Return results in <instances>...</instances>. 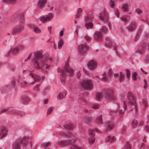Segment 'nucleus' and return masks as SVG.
Returning <instances> with one entry per match:
<instances>
[{"label":"nucleus","mask_w":149,"mask_h":149,"mask_svg":"<svg viewBox=\"0 0 149 149\" xmlns=\"http://www.w3.org/2000/svg\"><path fill=\"white\" fill-rule=\"evenodd\" d=\"M126 99L123 100V110L119 109V106L118 104L115 105L116 107V110L119 114L120 117H121L125 113V110L127 108L132 109L135 111V114L136 115L137 114L138 104L136 102V98L134 95L130 92H128L126 95Z\"/></svg>","instance_id":"1"},{"label":"nucleus","mask_w":149,"mask_h":149,"mask_svg":"<svg viewBox=\"0 0 149 149\" xmlns=\"http://www.w3.org/2000/svg\"><path fill=\"white\" fill-rule=\"evenodd\" d=\"M59 134L60 135L63 136H65L68 138L67 140L60 141L58 142V144L61 146L71 144L70 149H83L82 147H79L75 144H73L77 140V138L72 133H70L65 134L64 132L61 131Z\"/></svg>","instance_id":"2"},{"label":"nucleus","mask_w":149,"mask_h":149,"mask_svg":"<svg viewBox=\"0 0 149 149\" xmlns=\"http://www.w3.org/2000/svg\"><path fill=\"white\" fill-rule=\"evenodd\" d=\"M20 144L22 145L24 148H26L29 145L31 147L32 144L29 141L28 137L23 136L22 139L17 140L14 142L12 145L13 149H20Z\"/></svg>","instance_id":"3"},{"label":"nucleus","mask_w":149,"mask_h":149,"mask_svg":"<svg viewBox=\"0 0 149 149\" xmlns=\"http://www.w3.org/2000/svg\"><path fill=\"white\" fill-rule=\"evenodd\" d=\"M45 58L44 59L40 61L36 60H34L33 61V65L35 68L38 69H42L43 67L46 64V69H49L50 66L49 65L46 64L47 58L48 57V55H45Z\"/></svg>","instance_id":"4"},{"label":"nucleus","mask_w":149,"mask_h":149,"mask_svg":"<svg viewBox=\"0 0 149 149\" xmlns=\"http://www.w3.org/2000/svg\"><path fill=\"white\" fill-rule=\"evenodd\" d=\"M58 72H63V73H66V74L69 76H72L74 73V71L70 68L69 64L68 63H66L65 64L64 70H62L60 68H58Z\"/></svg>","instance_id":"5"},{"label":"nucleus","mask_w":149,"mask_h":149,"mask_svg":"<svg viewBox=\"0 0 149 149\" xmlns=\"http://www.w3.org/2000/svg\"><path fill=\"white\" fill-rule=\"evenodd\" d=\"M81 85L83 88L88 90H91L93 87L92 81L91 79L82 81Z\"/></svg>","instance_id":"6"},{"label":"nucleus","mask_w":149,"mask_h":149,"mask_svg":"<svg viewBox=\"0 0 149 149\" xmlns=\"http://www.w3.org/2000/svg\"><path fill=\"white\" fill-rule=\"evenodd\" d=\"M24 26L19 24L16 25L13 29L11 34L13 35L20 34L24 30Z\"/></svg>","instance_id":"7"},{"label":"nucleus","mask_w":149,"mask_h":149,"mask_svg":"<svg viewBox=\"0 0 149 149\" xmlns=\"http://www.w3.org/2000/svg\"><path fill=\"white\" fill-rule=\"evenodd\" d=\"M100 19L104 22H107L109 19V15L106 10L104 8L103 11L99 14Z\"/></svg>","instance_id":"8"},{"label":"nucleus","mask_w":149,"mask_h":149,"mask_svg":"<svg viewBox=\"0 0 149 149\" xmlns=\"http://www.w3.org/2000/svg\"><path fill=\"white\" fill-rule=\"evenodd\" d=\"M87 66L89 70H93L97 68V63L95 60L92 59L88 62Z\"/></svg>","instance_id":"9"},{"label":"nucleus","mask_w":149,"mask_h":149,"mask_svg":"<svg viewBox=\"0 0 149 149\" xmlns=\"http://www.w3.org/2000/svg\"><path fill=\"white\" fill-rule=\"evenodd\" d=\"M113 96L111 91L108 90L104 93V97L107 100H110L113 98Z\"/></svg>","instance_id":"10"},{"label":"nucleus","mask_w":149,"mask_h":149,"mask_svg":"<svg viewBox=\"0 0 149 149\" xmlns=\"http://www.w3.org/2000/svg\"><path fill=\"white\" fill-rule=\"evenodd\" d=\"M94 135L93 131L92 130L89 131L88 140L89 143L90 144H92L95 142V139L94 137Z\"/></svg>","instance_id":"11"},{"label":"nucleus","mask_w":149,"mask_h":149,"mask_svg":"<svg viewBox=\"0 0 149 149\" xmlns=\"http://www.w3.org/2000/svg\"><path fill=\"white\" fill-rule=\"evenodd\" d=\"M137 26V24L136 22L134 21H132L130 24L126 28L129 32H132L135 29Z\"/></svg>","instance_id":"12"},{"label":"nucleus","mask_w":149,"mask_h":149,"mask_svg":"<svg viewBox=\"0 0 149 149\" xmlns=\"http://www.w3.org/2000/svg\"><path fill=\"white\" fill-rule=\"evenodd\" d=\"M53 15L52 13H49L47 15H46V17L42 16L40 17L39 19L42 22H45L47 21L50 20V19L52 18Z\"/></svg>","instance_id":"13"},{"label":"nucleus","mask_w":149,"mask_h":149,"mask_svg":"<svg viewBox=\"0 0 149 149\" xmlns=\"http://www.w3.org/2000/svg\"><path fill=\"white\" fill-rule=\"evenodd\" d=\"M94 38L96 40L101 41L102 39V34L101 31H96L94 35Z\"/></svg>","instance_id":"14"},{"label":"nucleus","mask_w":149,"mask_h":149,"mask_svg":"<svg viewBox=\"0 0 149 149\" xmlns=\"http://www.w3.org/2000/svg\"><path fill=\"white\" fill-rule=\"evenodd\" d=\"M8 130L6 127H2L0 131V139H2L7 134Z\"/></svg>","instance_id":"15"},{"label":"nucleus","mask_w":149,"mask_h":149,"mask_svg":"<svg viewBox=\"0 0 149 149\" xmlns=\"http://www.w3.org/2000/svg\"><path fill=\"white\" fill-rule=\"evenodd\" d=\"M114 127V124L112 122H109L107 123L106 125L105 130L106 132L110 131L113 130Z\"/></svg>","instance_id":"16"},{"label":"nucleus","mask_w":149,"mask_h":149,"mask_svg":"<svg viewBox=\"0 0 149 149\" xmlns=\"http://www.w3.org/2000/svg\"><path fill=\"white\" fill-rule=\"evenodd\" d=\"M29 75L31 76L34 80V81L36 82H38L40 81L41 79L40 77L33 73V71H30V73L29 74Z\"/></svg>","instance_id":"17"},{"label":"nucleus","mask_w":149,"mask_h":149,"mask_svg":"<svg viewBox=\"0 0 149 149\" xmlns=\"http://www.w3.org/2000/svg\"><path fill=\"white\" fill-rule=\"evenodd\" d=\"M19 51V47H10L8 51V53L11 54H14L18 53Z\"/></svg>","instance_id":"18"},{"label":"nucleus","mask_w":149,"mask_h":149,"mask_svg":"<svg viewBox=\"0 0 149 149\" xmlns=\"http://www.w3.org/2000/svg\"><path fill=\"white\" fill-rule=\"evenodd\" d=\"M42 51L40 50V51H37L34 52V56L35 58L33 60V62L34 60H36L35 58L37 59H40L42 57Z\"/></svg>","instance_id":"19"},{"label":"nucleus","mask_w":149,"mask_h":149,"mask_svg":"<svg viewBox=\"0 0 149 149\" xmlns=\"http://www.w3.org/2000/svg\"><path fill=\"white\" fill-rule=\"evenodd\" d=\"M105 44L107 47H116V44L114 41L108 38L106 39Z\"/></svg>","instance_id":"20"},{"label":"nucleus","mask_w":149,"mask_h":149,"mask_svg":"<svg viewBox=\"0 0 149 149\" xmlns=\"http://www.w3.org/2000/svg\"><path fill=\"white\" fill-rule=\"evenodd\" d=\"M8 111L10 112L11 113L13 114L21 115H24L25 114V113L24 112H19V113L17 110L13 108H11L10 109H9Z\"/></svg>","instance_id":"21"},{"label":"nucleus","mask_w":149,"mask_h":149,"mask_svg":"<svg viewBox=\"0 0 149 149\" xmlns=\"http://www.w3.org/2000/svg\"><path fill=\"white\" fill-rule=\"evenodd\" d=\"M63 126L64 129L70 130H72L74 127V125L70 123L64 124Z\"/></svg>","instance_id":"22"},{"label":"nucleus","mask_w":149,"mask_h":149,"mask_svg":"<svg viewBox=\"0 0 149 149\" xmlns=\"http://www.w3.org/2000/svg\"><path fill=\"white\" fill-rule=\"evenodd\" d=\"M47 0H39L37 5L40 8H42L44 6Z\"/></svg>","instance_id":"23"},{"label":"nucleus","mask_w":149,"mask_h":149,"mask_svg":"<svg viewBox=\"0 0 149 149\" xmlns=\"http://www.w3.org/2000/svg\"><path fill=\"white\" fill-rule=\"evenodd\" d=\"M77 49L79 53L82 54L88 50V47H78Z\"/></svg>","instance_id":"24"},{"label":"nucleus","mask_w":149,"mask_h":149,"mask_svg":"<svg viewBox=\"0 0 149 149\" xmlns=\"http://www.w3.org/2000/svg\"><path fill=\"white\" fill-rule=\"evenodd\" d=\"M114 76L115 77H118L119 79L120 82L123 81L124 80L125 76L122 72L114 74Z\"/></svg>","instance_id":"25"},{"label":"nucleus","mask_w":149,"mask_h":149,"mask_svg":"<svg viewBox=\"0 0 149 149\" xmlns=\"http://www.w3.org/2000/svg\"><path fill=\"white\" fill-rule=\"evenodd\" d=\"M115 138L113 136H109L106 137L105 142H106L112 143L115 141Z\"/></svg>","instance_id":"26"},{"label":"nucleus","mask_w":149,"mask_h":149,"mask_svg":"<svg viewBox=\"0 0 149 149\" xmlns=\"http://www.w3.org/2000/svg\"><path fill=\"white\" fill-rule=\"evenodd\" d=\"M25 22V18L24 14L22 13L21 14L19 24L24 26V22Z\"/></svg>","instance_id":"27"},{"label":"nucleus","mask_w":149,"mask_h":149,"mask_svg":"<svg viewBox=\"0 0 149 149\" xmlns=\"http://www.w3.org/2000/svg\"><path fill=\"white\" fill-rule=\"evenodd\" d=\"M127 18L128 19H130V17L129 16L127 15H125L123 16L122 17H120V19L121 20L125 22V24H126L128 21Z\"/></svg>","instance_id":"28"},{"label":"nucleus","mask_w":149,"mask_h":149,"mask_svg":"<svg viewBox=\"0 0 149 149\" xmlns=\"http://www.w3.org/2000/svg\"><path fill=\"white\" fill-rule=\"evenodd\" d=\"M51 145V143L49 142H42L40 143V146L42 147H44L45 149L49 147Z\"/></svg>","instance_id":"29"},{"label":"nucleus","mask_w":149,"mask_h":149,"mask_svg":"<svg viewBox=\"0 0 149 149\" xmlns=\"http://www.w3.org/2000/svg\"><path fill=\"white\" fill-rule=\"evenodd\" d=\"M131 126L133 128H135L138 127V121L135 119H133L132 122Z\"/></svg>","instance_id":"30"},{"label":"nucleus","mask_w":149,"mask_h":149,"mask_svg":"<svg viewBox=\"0 0 149 149\" xmlns=\"http://www.w3.org/2000/svg\"><path fill=\"white\" fill-rule=\"evenodd\" d=\"M79 103L82 105H85L88 103L87 100L84 98H81L79 101Z\"/></svg>","instance_id":"31"},{"label":"nucleus","mask_w":149,"mask_h":149,"mask_svg":"<svg viewBox=\"0 0 149 149\" xmlns=\"http://www.w3.org/2000/svg\"><path fill=\"white\" fill-rule=\"evenodd\" d=\"M22 100L23 102L25 104H27L30 100L29 98L26 96H23L22 98Z\"/></svg>","instance_id":"32"},{"label":"nucleus","mask_w":149,"mask_h":149,"mask_svg":"<svg viewBox=\"0 0 149 149\" xmlns=\"http://www.w3.org/2000/svg\"><path fill=\"white\" fill-rule=\"evenodd\" d=\"M108 75L109 77H107L106 72L104 73L102 75L103 77L101 78V79L105 81H108L109 80V78L110 77V74H109Z\"/></svg>","instance_id":"33"},{"label":"nucleus","mask_w":149,"mask_h":149,"mask_svg":"<svg viewBox=\"0 0 149 149\" xmlns=\"http://www.w3.org/2000/svg\"><path fill=\"white\" fill-rule=\"evenodd\" d=\"M96 122L98 124H101L102 122V116L101 115H99L96 119Z\"/></svg>","instance_id":"34"},{"label":"nucleus","mask_w":149,"mask_h":149,"mask_svg":"<svg viewBox=\"0 0 149 149\" xmlns=\"http://www.w3.org/2000/svg\"><path fill=\"white\" fill-rule=\"evenodd\" d=\"M104 97V93H97L96 96V99L97 101H99L102 97Z\"/></svg>","instance_id":"35"},{"label":"nucleus","mask_w":149,"mask_h":149,"mask_svg":"<svg viewBox=\"0 0 149 149\" xmlns=\"http://www.w3.org/2000/svg\"><path fill=\"white\" fill-rule=\"evenodd\" d=\"M93 118V117L91 116L88 115L84 118V120L86 123H89L92 120Z\"/></svg>","instance_id":"36"},{"label":"nucleus","mask_w":149,"mask_h":149,"mask_svg":"<svg viewBox=\"0 0 149 149\" xmlns=\"http://www.w3.org/2000/svg\"><path fill=\"white\" fill-rule=\"evenodd\" d=\"M8 86L9 89L15 88V80L14 79H13L10 83L9 85Z\"/></svg>","instance_id":"37"},{"label":"nucleus","mask_w":149,"mask_h":149,"mask_svg":"<svg viewBox=\"0 0 149 149\" xmlns=\"http://www.w3.org/2000/svg\"><path fill=\"white\" fill-rule=\"evenodd\" d=\"M93 17L92 14H88L85 17V19L86 22L89 21L93 19Z\"/></svg>","instance_id":"38"},{"label":"nucleus","mask_w":149,"mask_h":149,"mask_svg":"<svg viewBox=\"0 0 149 149\" xmlns=\"http://www.w3.org/2000/svg\"><path fill=\"white\" fill-rule=\"evenodd\" d=\"M8 89H9V88H8V86L4 85L1 87L0 90L1 92L3 93L8 90Z\"/></svg>","instance_id":"39"},{"label":"nucleus","mask_w":149,"mask_h":149,"mask_svg":"<svg viewBox=\"0 0 149 149\" xmlns=\"http://www.w3.org/2000/svg\"><path fill=\"white\" fill-rule=\"evenodd\" d=\"M123 10L124 12H127L128 11V4L127 3H125L123 4L122 7Z\"/></svg>","instance_id":"40"},{"label":"nucleus","mask_w":149,"mask_h":149,"mask_svg":"<svg viewBox=\"0 0 149 149\" xmlns=\"http://www.w3.org/2000/svg\"><path fill=\"white\" fill-rule=\"evenodd\" d=\"M66 96V95L64 92L60 93L57 96V98L59 99H61Z\"/></svg>","instance_id":"41"},{"label":"nucleus","mask_w":149,"mask_h":149,"mask_svg":"<svg viewBox=\"0 0 149 149\" xmlns=\"http://www.w3.org/2000/svg\"><path fill=\"white\" fill-rule=\"evenodd\" d=\"M85 26L87 29L92 28H93V24L91 22H88L85 24Z\"/></svg>","instance_id":"42"},{"label":"nucleus","mask_w":149,"mask_h":149,"mask_svg":"<svg viewBox=\"0 0 149 149\" xmlns=\"http://www.w3.org/2000/svg\"><path fill=\"white\" fill-rule=\"evenodd\" d=\"M148 106L147 102L146 100H143L141 102V106L143 109H145Z\"/></svg>","instance_id":"43"},{"label":"nucleus","mask_w":149,"mask_h":149,"mask_svg":"<svg viewBox=\"0 0 149 149\" xmlns=\"http://www.w3.org/2000/svg\"><path fill=\"white\" fill-rule=\"evenodd\" d=\"M65 74H66V73L62 74L60 78L61 81L63 84H64L65 82V79L64 77Z\"/></svg>","instance_id":"44"},{"label":"nucleus","mask_w":149,"mask_h":149,"mask_svg":"<svg viewBox=\"0 0 149 149\" xmlns=\"http://www.w3.org/2000/svg\"><path fill=\"white\" fill-rule=\"evenodd\" d=\"M144 121L143 120H141L138 121V127H141L144 125Z\"/></svg>","instance_id":"45"},{"label":"nucleus","mask_w":149,"mask_h":149,"mask_svg":"<svg viewBox=\"0 0 149 149\" xmlns=\"http://www.w3.org/2000/svg\"><path fill=\"white\" fill-rule=\"evenodd\" d=\"M82 10L81 9V8H79L78 9L77 13L76 15V18H77L80 17V14L79 13V12H81L82 11Z\"/></svg>","instance_id":"46"},{"label":"nucleus","mask_w":149,"mask_h":149,"mask_svg":"<svg viewBox=\"0 0 149 149\" xmlns=\"http://www.w3.org/2000/svg\"><path fill=\"white\" fill-rule=\"evenodd\" d=\"M33 30L36 33H40L41 31L39 28L37 26H35L33 28Z\"/></svg>","instance_id":"47"},{"label":"nucleus","mask_w":149,"mask_h":149,"mask_svg":"<svg viewBox=\"0 0 149 149\" xmlns=\"http://www.w3.org/2000/svg\"><path fill=\"white\" fill-rule=\"evenodd\" d=\"M54 108L52 107H49L47 110V113L48 114H50L53 111Z\"/></svg>","instance_id":"48"},{"label":"nucleus","mask_w":149,"mask_h":149,"mask_svg":"<svg viewBox=\"0 0 149 149\" xmlns=\"http://www.w3.org/2000/svg\"><path fill=\"white\" fill-rule=\"evenodd\" d=\"M123 149H131V146L130 144L127 142L124 146Z\"/></svg>","instance_id":"49"},{"label":"nucleus","mask_w":149,"mask_h":149,"mask_svg":"<svg viewBox=\"0 0 149 149\" xmlns=\"http://www.w3.org/2000/svg\"><path fill=\"white\" fill-rule=\"evenodd\" d=\"M115 14L116 15L117 17H119L120 13L118 10L117 9L115 8L114 10Z\"/></svg>","instance_id":"50"},{"label":"nucleus","mask_w":149,"mask_h":149,"mask_svg":"<svg viewBox=\"0 0 149 149\" xmlns=\"http://www.w3.org/2000/svg\"><path fill=\"white\" fill-rule=\"evenodd\" d=\"M137 74L136 72H134L132 73V77L134 81H135L136 80Z\"/></svg>","instance_id":"51"},{"label":"nucleus","mask_w":149,"mask_h":149,"mask_svg":"<svg viewBox=\"0 0 149 149\" xmlns=\"http://www.w3.org/2000/svg\"><path fill=\"white\" fill-rule=\"evenodd\" d=\"M143 47H139L137 50V52L140 54H141L144 51Z\"/></svg>","instance_id":"52"},{"label":"nucleus","mask_w":149,"mask_h":149,"mask_svg":"<svg viewBox=\"0 0 149 149\" xmlns=\"http://www.w3.org/2000/svg\"><path fill=\"white\" fill-rule=\"evenodd\" d=\"M100 106V105L98 104H93L92 107V108L94 109H97Z\"/></svg>","instance_id":"53"},{"label":"nucleus","mask_w":149,"mask_h":149,"mask_svg":"<svg viewBox=\"0 0 149 149\" xmlns=\"http://www.w3.org/2000/svg\"><path fill=\"white\" fill-rule=\"evenodd\" d=\"M64 42L63 39H61L58 42V47H62L63 44Z\"/></svg>","instance_id":"54"},{"label":"nucleus","mask_w":149,"mask_h":149,"mask_svg":"<svg viewBox=\"0 0 149 149\" xmlns=\"http://www.w3.org/2000/svg\"><path fill=\"white\" fill-rule=\"evenodd\" d=\"M27 83L26 81H23L22 83L20 84V86L22 87H24L26 86Z\"/></svg>","instance_id":"55"},{"label":"nucleus","mask_w":149,"mask_h":149,"mask_svg":"<svg viewBox=\"0 0 149 149\" xmlns=\"http://www.w3.org/2000/svg\"><path fill=\"white\" fill-rule=\"evenodd\" d=\"M145 61L146 63H149V54L146 56L145 58Z\"/></svg>","instance_id":"56"},{"label":"nucleus","mask_w":149,"mask_h":149,"mask_svg":"<svg viewBox=\"0 0 149 149\" xmlns=\"http://www.w3.org/2000/svg\"><path fill=\"white\" fill-rule=\"evenodd\" d=\"M17 1V0H7L6 2L13 4L15 3Z\"/></svg>","instance_id":"57"},{"label":"nucleus","mask_w":149,"mask_h":149,"mask_svg":"<svg viewBox=\"0 0 149 149\" xmlns=\"http://www.w3.org/2000/svg\"><path fill=\"white\" fill-rule=\"evenodd\" d=\"M135 11L138 14H140L142 13V11L139 8L136 9L135 10Z\"/></svg>","instance_id":"58"},{"label":"nucleus","mask_w":149,"mask_h":149,"mask_svg":"<svg viewBox=\"0 0 149 149\" xmlns=\"http://www.w3.org/2000/svg\"><path fill=\"white\" fill-rule=\"evenodd\" d=\"M8 110L9 111V108H6V109L2 110L0 111V115L1 114V113H4L7 111Z\"/></svg>","instance_id":"59"},{"label":"nucleus","mask_w":149,"mask_h":149,"mask_svg":"<svg viewBox=\"0 0 149 149\" xmlns=\"http://www.w3.org/2000/svg\"><path fill=\"white\" fill-rule=\"evenodd\" d=\"M101 30L104 33L106 32L107 31V29L105 26H103L101 29Z\"/></svg>","instance_id":"60"},{"label":"nucleus","mask_w":149,"mask_h":149,"mask_svg":"<svg viewBox=\"0 0 149 149\" xmlns=\"http://www.w3.org/2000/svg\"><path fill=\"white\" fill-rule=\"evenodd\" d=\"M145 130L146 132H149V125H146L145 127Z\"/></svg>","instance_id":"61"},{"label":"nucleus","mask_w":149,"mask_h":149,"mask_svg":"<svg viewBox=\"0 0 149 149\" xmlns=\"http://www.w3.org/2000/svg\"><path fill=\"white\" fill-rule=\"evenodd\" d=\"M126 72L127 77L128 78H129L130 77V71L129 70H126Z\"/></svg>","instance_id":"62"},{"label":"nucleus","mask_w":149,"mask_h":149,"mask_svg":"<svg viewBox=\"0 0 149 149\" xmlns=\"http://www.w3.org/2000/svg\"><path fill=\"white\" fill-rule=\"evenodd\" d=\"M39 90V88L38 87V85H37L33 88V90L36 91H38Z\"/></svg>","instance_id":"63"},{"label":"nucleus","mask_w":149,"mask_h":149,"mask_svg":"<svg viewBox=\"0 0 149 149\" xmlns=\"http://www.w3.org/2000/svg\"><path fill=\"white\" fill-rule=\"evenodd\" d=\"M85 39L86 40L88 41H90V40L91 39H92L89 36H86L84 37Z\"/></svg>","instance_id":"64"}]
</instances>
